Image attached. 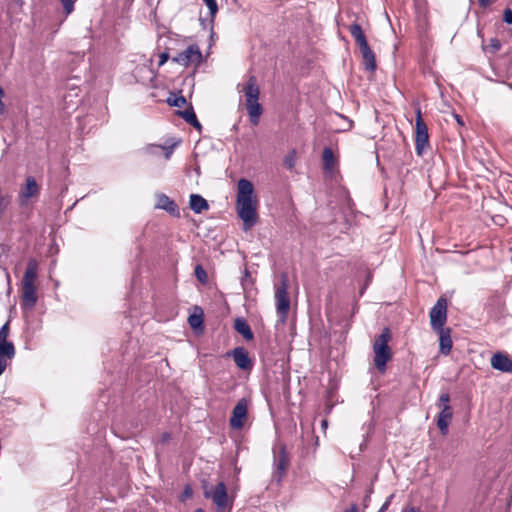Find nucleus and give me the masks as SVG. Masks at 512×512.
I'll list each match as a JSON object with an SVG mask.
<instances>
[{
	"instance_id": "28",
	"label": "nucleus",
	"mask_w": 512,
	"mask_h": 512,
	"mask_svg": "<svg viewBox=\"0 0 512 512\" xmlns=\"http://www.w3.org/2000/svg\"><path fill=\"white\" fill-rule=\"evenodd\" d=\"M195 276L202 283H205L207 281V273L201 265H196Z\"/></svg>"
},
{
	"instance_id": "6",
	"label": "nucleus",
	"mask_w": 512,
	"mask_h": 512,
	"mask_svg": "<svg viewBox=\"0 0 512 512\" xmlns=\"http://www.w3.org/2000/svg\"><path fill=\"white\" fill-rule=\"evenodd\" d=\"M288 288L287 275L282 274L280 284L276 286L275 290L276 311L281 323H285L290 310Z\"/></svg>"
},
{
	"instance_id": "33",
	"label": "nucleus",
	"mask_w": 512,
	"mask_h": 512,
	"mask_svg": "<svg viewBox=\"0 0 512 512\" xmlns=\"http://www.w3.org/2000/svg\"><path fill=\"white\" fill-rule=\"evenodd\" d=\"M503 20L507 23V24H512V9L510 8H506L504 10V14H503Z\"/></svg>"
},
{
	"instance_id": "39",
	"label": "nucleus",
	"mask_w": 512,
	"mask_h": 512,
	"mask_svg": "<svg viewBox=\"0 0 512 512\" xmlns=\"http://www.w3.org/2000/svg\"><path fill=\"white\" fill-rule=\"evenodd\" d=\"M403 512H420V511L415 507H408V508H405L403 510Z\"/></svg>"
},
{
	"instance_id": "22",
	"label": "nucleus",
	"mask_w": 512,
	"mask_h": 512,
	"mask_svg": "<svg viewBox=\"0 0 512 512\" xmlns=\"http://www.w3.org/2000/svg\"><path fill=\"white\" fill-rule=\"evenodd\" d=\"M234 329L241 334L244 339L246 340H252L253 339V332L247 323L246 320L243 318H237L234 322Z\"/></svg>"
},
{
	"instance_id": "41",
	"label": "nucleus",
	"mask_w": 512,
	"mask_h": 512,
	"mask_svg": "<svg viewBox=\"0 0 512 512\" xmlns=\"http://www.w3.org/2000/svg\"><path fill=\"white\" fill-rule=\"evenodd\" d=\"M3 201H4V198L1 196L0 197V214H2V212L4 210V208L2 207Z\"/></svg>"
},
{
	"instance_id": "38",
	"label": "nucleus",
	"mask_w": 512,
	"mask_h": 512,
	"mask_svg": "<svg viewBox=\"0 0 512 512\" xmlns=\"http://www.w3.org/2000/svg\"><path fill=\"white\" fill-rule=\"evenodd\" d=\"M344 512H358L357 505L353 504L349 509H346Z\"/></svg>"
},
{
	"instance_id": "4",
	"label": "nucleus",
	"mask_w": 512,
	"mask_h": 512,
	"mask_svg": "<svg viewBox=\"0 0 512 512\" xmlns=\"http://www.w3.org/2000/svg\"><path fill=\"white\" fill-rule=\"evenodd\" d=\"M349 32L359 47L365 69L374 72L376 70V58L361 26L358 23H353L349 26Z\"/></svg>"
},
{
	"instance_id": "31",
	"label": "nucleus",
	"mask_w": 512,
	"mask_h": 512,
	"mask_svg": "<svg viewBox=\"0 0 512 512\" xmlns=\"http://www.w3.org/2000/svg\"><path fill=\"white\" fill-rule=\"evenodd\" d=\"M163 149H164V147H163V146H159V145H148V146L145 148V152H146V153H148V154L157 155V154H159Z\"/></svg>"
},
{
	"instance_id": "25",
	"label": "nucleus",
	"mask_w": 512,
	"mask_h": 512,
	"mask_svg": "<svg viewBox=\"0 0 512 512\" xmlns=\"http://www.w3.org/2000/svg\"><path fill=\"white\" fill-rule=\"evenodd\" d=\"M188 323L193 329L202 328L203 327V318L202 314H192L188 317Z\"/></svg>"
},
{
	"instance_id": "2",
	"label": "nucleus",
	"mask_w": 512,
	"mask_h": 512,
	"mask_svg": "<svg viewBox=\"0 0 512 512\" xmlns=\"http://www.w3.org/2000/svg\"><path fill=\"white\" fill-rule=\"evenodd\" d=\"M237 88L245 97V106L250 122L253 125H258L263 113V108L259 103L260 89L257 83V78L254 75H251L246 83L238 84Z\"/></svg>"
},
{
	"instance_id": "19",
	"label": "nucleus",
	"mask_w": 512,
	"mask_h": 512,
	"mask_svg": "<svg viewBox=\"0 0 512 512\" xmlns=\"http://www.w3.org/2000/svg\"><path fill=\"white\" fill-rule=\"evenodd\" d=\"M15 356L14 345H3L0 347V376L5 371L8 361L12 360Z\"/></svg>"
},
{
	"instance_id": "13",
	"label": "nucleus",
	"mask_w": 512,
	"mask_h": 512,
	"mask_svg": "<svg viewBox=\"0 0 512 512\" xmlns=\"http://www.w3.org/2000/svg\"><path fill=\"white\" fill-rule=\"evenodd\" d=\"M227 356L232 357L236 366L243 371L251 370L253 367L249 353L244 347L234 348L227 353Z\"/></svg>"
},
{
	"instance_id": "26",
	"label": "nucleus",
	"mask_w": 512,
	"mask_h": 512,
	"mask_svg": "<svg viewBox=\"0 0 512 512\" xmlns=\"http://www.w3.org/2000/svg\"><path fill=\"white\" fill-rule=\"evenodd\" d=\"M501 49V42L497 38H491L485 50L490 53H496Z\"/></svg>"
},
{
	"instance_id": "29",
	"label": "nucleus",
	"mask_w": 512,
	"mask_h": 512,
	"mask_svg": "<svg viewBox=\"0 0 512 512\" xmlns=\"http://www.w3.org/2000/svg\"><path fill=\"white\" fill-rule=\"evenodd\" d=\"M168 102L172 106L182 107L183 105L186 104V99L184 96L180 95V96H174L173 99L169 98Z\"/></svg>"
},
{
	"instance_id": "14",
	"label": "nucleus",
	"mask_w": 512,
	"mask_h": 512,
	"mask_svg": "<svg viewBox=\"0 0 512 512\" xmlns=\"http://www.w3.org/2000/svg\"><path fill=\"white\" fill-rule=\"evenodd\" d=\"M323 170L324 173L332 178L335 174L336 167L338 165V159L334 156L331 148L325 147L322 153Z\"/></svg>"
},
{
	"instance_id": "20",
	"label": "nucleus",
	"mask_w": 512,
	"mask_h": 512,
	"mask_svg": "<svg viewBox=\"0 0 512 512\" xmlns=\"http://www.w3.org/2000/svg\"><path fill=\"white\" fill-rule=\"evenodd\" d=\"M436 331L439 333L440 352L444 355H448L452 349V339L450 336V330L441 329Z\"/></svg>"
},
{
	"instance_id": "12",
	"label": "nucleus",
	"mask_w": 512,
	"mask_h": 512,
	"mask_svg": "<svg viewBox=\"0 0 512 512\" xmlns=\"http://www.w3.org/2000/svg\"><path fill=\"white\" fill-rule=\"evenodd\" d=\"M40 193V187L33 176H28L25 180V185L19 192V203L20 205L28 204L29 200L34 197H38Z\"/></svg>"
},
{
	"instance_id": "3",
	"label": "nucleus",
	"mask_w": 512,
	"mask_h": 512,
	"mask_svg": "<svg viewBox=\"0 0 512 512\" xmlns=\"http://www.w3.org/2000/svg\"><path fill=\"white\" fill-rule=\"evenodd\" d=\"M38 264L35 259H30L22 279V302L24 309H32L37 302L35 279L37 277Z\"/></svg>"
},
{
	"instance_id": "44",
	"label": "nucleus",
	"mask_w": 512,
	"mask_h": 512,
	"mask_svg": "<svg viewBox=\"0 0 512 512\" xmlns=\"http://www.w3.org/2000/svg\"><path fill=\"white\" fill-rule=\"evenodd\" d=\"M195 512H204V510L202 508H198L195 510Z\"/></svg>"
},
{
	"instance_id": "36",
	"label": "nucleus",
	"mask_w": 512,
	"mask_h": 512,
	"mask_svg": "<svg viewBox=\"0 0 512 512\" xmlns=\"http://www.w3.org/2000/svg\"><path fill=\"white\" fill-rule=\"evenodd\" d=\"M3 96H4V91H3L2 87L0 86V114H2L5 109L4 103L2 102Z\"/></svg>"
},
{
	"instance_id": "30",
	"label": "nucleus",
	"mask_w": 512,
	"mask_h": 512,
	"mask_svg": "<svg viewBox=\"0 0 512 512\" xmlns=\"http://www.w3.org/2000/svg\"><path fill=\"white\" fill-rule=\"evenodd\" d=\"M203 2L209 8V12L211 17H214L218 11V6L216 0H203Z\"/></svg>"
},
{
	"instance_id": "9",
	"label": "nucleus",
	"mask_w": 512,
	"mask_h": 512,
	"mask_svg": "<svg viewBox=\"0 0 512 512\" xmlns=\"http://www.w3.org/2000/svg\"><path fill=\"white\" fill-rule=\"evenodd\" d=\"M172 61L184 67L198 66L202 62V52L197 44H191L173 57Z\"/></svg>"
},
{
	"instance_id": "21",
	"label": "nucleus",
	"mask_w": 512,
	"mask_h": 512,
	"mask_svg": "<svg viewBox=\"0 0 512 512\" xmlns=\"http://www.w3.org/2000/svg\"><path fill=\"white\" fill-rule=\"evenodd\" d=\"M189 205L191 210H193L196 214H200L204 210H208L209 205L206 199H204L199 194H191Z\"/></svg>"
},
{
	"instance_id": "8",
	"label": "nucleus",
	"mask_w": 512,
	"mask_h": 512,
	"mask_svg": "<svg viewBox=\"0 0 512 512\" xmlns=\"http://www.w3.org/2000/svg\"><path fill=\"white\" fill-rule=\"evenodd\" d=\"M429 146L428 128L424 122L421 110H416L415 122V150L417 155L421 156L424 150Z\"/></svg>"
},
{
	"instance_id": "42",
	"label": "nucleus",
	"mask_w": 512,
	"mask_h": 512,
	"mask_svg": "<svg viewBox=\"0 0 512 512\" xmlns=\"http://www.w3.org/2000/svg\"><path fill=\"white\" fill-rule=\"evenodd\" d=\"M455 118H456L458 124L463 125V121L459 115H455Z\"/></svg>"
},
{
	"instance_id": "15",
	"label": "nucleus",
	"mask_w": 512,
	"mask_h": 512,
	"mask_svg": "<svg viewBox=\"0 0 512 512\" xmlns=\"http://www.w3.org/2000/svg\"><path fill=\"white\" fill-rule=\"evenodd\" d=\"M491 366L501 372H512V360L502 352H497L492 356Z\"/></svg>"
},
{
	"instance_id": "11",
	"label": "nucleus",
	"mask_w": 512,
	"mask_h": 512,
	"mask_svg": "<svg viewBox=\"0 0 512 512\" xmlns=\"http://www.w3.org/2000/svg\"><path fill=\"white\" fill-rule=\"evenodd\" d=\"M248 413V401L245 398L240 399L232 411V416L230 418V426L233 429L239 430L242 429Z\"/></svg>"
},
{
	"instance_id": "17",
	"label": "nucleus",
	"mask_w": 512,
	"mask_h": 512,
	"mask_svg": "<svg viewBox=\"0 0 512 512\" xmlns=\"http://www.w3.org/2000/svg\"><path fill=\"white\" fill-rule=\"evenodd\" d=\"M274 462H275L276 473L278 475V481H279L281 479V477L283 476V474L285 473V471L288 467V464H289V459L286 454L285 446L282 445L279 447L278 453L277 454L275 453Z\"/></svg>"
},
{
	"instance_id": "40",
	"label": "nucleus",
	"mask_w": 512,
	"mask_h": 512,
	"mask_svg": "<svg viewBox=\"0 0 512 512\" xmlns=\"http://www.w3.org/2000/svg\"><path fill=\"white\" fill-rule=\"evenodd\" d=\"M163 150H165V158L169 159L172 151L169 148H167V149L164 148Z\"/></svg>"
},
{
	"instance_id": "23",
	"label": "nucleus",
	"mask_w": 512,
	"mask_h": 512,
	"mask_svg": "<svg viewBox=\"0 0 512 512\" xmlns=\"http://www.w3.org/2000/svg\"><path fill=\"white\" fill-rule=\"evenodd\" d=\"M181 116L182 118L187 122L189 123L190 125H192L195 129H197L199 132H201L202 130V125L201 123L198 121L197 117H196V114L195 112L193 111V108L190 107L186 110H184L183 112H181Z\"/></svg>"
},
{
	"instance_id": "18",
	"label": "nucleus",
	"mask_w": 512,
	"mask_h": 512,
	"mask_svg": "<svg viewBox=\"0 0 512 512\" xmlns=\"http://www.w3.org/2000/svg\"><path fill=\"white\" fill-rule=\"evenodd\" d=\"M156 208L162 209L170 213L171 215H179L178 207L176 203L165 194L157 195Z\"/></svg>"
},
{
	"instance_id": "16",
	"label": "nucleus",
	"mask_w": 512,
	"mask_h": 512,
	"mask_svg": "<svg viewBox=\"0 0 512 512\" xmlns=\"http://www.w3.org/2000/svg\"><path fill=\"white\" fill-rule=\"evenodd\" d=\"M441 411L437 417V426L442 435H447L449 430V424L453 417V411L451 406H444L440 408Z\"/></svg>"
},
{
	"instance_id": "10",
	"label": "nucleus",
	"mask_w": 512,
	"mask_h": 512,
	"mask_svg": "<svg viewBox=\"0 0 512 512\" xmlns=\"http://www.w3.org/2000/svg\"><path fill=\"white\" fill-rule=\"evenodd\" d=\"M447 320V301L440 297L430 310V324L433 330L444 329Z\"/></svg>"
},
{
	"instance_id": "27",
	"label": "nucleus",
	"mask_w": 512,
	"mask_h": 512,
	"mask_svg": "<svg viewBox=\"0 0 512 512\" xmlns=\"http://www.w3.org/2000/svg\"><path fill=\"white\" fill-rule=\"evenodd\" d=\"M296 163V152L293 150L284 158V165L287 169L291 170L294 168Z\"/></svg>"
},
{
	"instance_id": "5",
	"label": "nucleus",
	"mask_w": 512,
	"mask_h": 512,
	"mask_svg": "<svg viewBox=\"0 0 512 512\" xmlns=\"http://www.w3.org/2000/svg\"><path fill=\"white\" fill-rule=\"evenodd\" d=\"M390 338V331L388 328H385L373 344L374 364L380 372L385 371L386 364L392 357L391 349L388 345Z\"/></svg>"
},
{
	"instance_id": "37",
	"label": "nucleus",
	"mask_w": 512,
	"mask_h": 512,
	"mask_svg": "<svg viewBox=\"0 0 512 512\" xmlns=\"http://www.w3.org/2000/svg\"><path fill=\"white\" fill-rule=\"evenodd\" d=\"M492 2L493 0H478V3L482 8H487Z\"/></svg>"
},
{
	"instance_id": "35",
	"label": "nucleus",
	"mask_w": 512,
	"mask_h": 512,
	"mask_svg": "<svg viewBox=\"0 0 512 512\" xmlns=\"http://www.w3.org/2000/svg\"><path fill=\"white\" fill-rule=\"evenodd\" d=\"M169 58V55L168 53L164 52L160 55V60H159V66H162L164 63H166V61L168 60Z\"/></svg>"
},
{
	"instance_id": "34",
	"label": "nucleus",
	"mask_w": 512,
	"mask_h": 512,
	"mask_svg": "<svg viewBox=\"0 0 512 512\" xmlns=\"http://www.w3.org/2000/svg\"><path fill=\"white\" fill-rule=\"evenodd\" d=\"M393 496H394V495L392 494V495H390V496L386 499V501L383 503V505L381 506V508L379 509V511H378V512H385V511L388 509V507H389V505H390V503H391V500H392Z\"/></svg>"
},
{
	"instance_id": "24",
	"label": "nucleus",
	"mask_w": 512,
	"mask_h": 512,
	"mask_svg": "<svg viewBox=\"0 0 512 512\" xmlns=\"http://www.w3.org/2000/svg\"><path fill=\"white\" fill-rule=\"evenodd\" d=\"M9 334V323H5L0 328V347H3V345H14L11 341H7V337Z\"/></svg>"
},
{
	"instance_id": "7",
	"label": "nucleus",
	"mask_w": 512,
	"mask_h": 512,
	"mask_svg": "<svg viewBox=\"0 0 512 512\" xmlns=\"http://www.w3.org/2000/svg\"><path fill=\"white\" fill-rule=\"evenodd\" d=\"M204 497L212 499L217 507V511L221 512L228 505V494L224 482H219L216 486H211L208 483L203 484Z\"/></svg>"
},
{
	"instance_id": "43",
	"label": "nucleus",
	"mask_w": 512,
	"mask_h": 512,
	"mask_svg": "<svg viewBox=\"0 0 512 512\" xmlns=\"http://www.w3.org/2000/svg\"><path fill=\"white\" fill-rule=\"evenodd\" d=\"M321 424H322L323 428H326L327 427V420H322Z\"/></svg>"
},
{
	"instance_id": "32",
	"label": "nucleus",
	"mask_w": 512,
	"mask_h": 512,
	"mask_svg": "<svg viewBox=\"0 0 512 512\" xmlns=\"http://www.w3.org/2000/svg\"><path fill=\"white\" fill-rule=\"evenodd\" d=\"M449 401H450V395L449 393H442L439 397V401H438V407L439 408H442L444 406H450L449 405Z\"/></svg>"
},
{
	"instance_id": "1",
	"label": "nucleus",
	"mask_w": 512,
	"mask_h": 512,
	"mask_svg": "<svg viewBox=\"0 0 512 512\" xmlns=\"http://www.w3.org/2000/svg\"><path fill=\"white\" fill-rule=\"evenodd\" d=\"M257 198L250 180L242 178L237 184L236 207L239 218L243 221V230L248 231L257 222Z\"/></svg>"
}]
</instances>
